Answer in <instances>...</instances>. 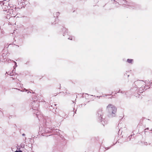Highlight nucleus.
Here are the masks:
<instances>
[{"instance_id":"1","label":"nucleus","mask_w":152,"mask_h":152,"mask_svg":"<svg viewBox=\"0 0 152 152\" xmlns=\"http://www.w3.org/2000/svg\"><path fill=\"white\" fill-rule=\"evenodd\" d=\"M39 102L37 100L36 101L34 100L33 101L31 104V106L32 107L33 110H34V111H33L34 114L35 115L39 120L40 119L39 118V114H40V112L39 111H38V108L39 106ZM35 116V115H34Z\"/></svg>"},{"instance_id":"2","label":"nucleus","mask_w":152,"mask_h":152,"mask_svg":"<svg viewBox=\"0 0 152 152\" xmlns=\"http://www.w3.org/2000/svg\"><path fill=\"white\" fill-rule=\"evenodd\" d=\"M107 109L108 111L109 117L112 118L116 116L117 108L115 106L110 104L107 106Z\"/></svg>"},{"instance_id":"3","label":"nucleus","mask_w":152,"mask_h":152,"mask_svg":"<svg viewBox=\"0 0 152 152\" xmlns=\"http://www.w3.org/2000/svg\"><path fill=\"white\" fill-rule=\"evenodd\" d=\"M97 115L98 119V120L101 122L104 126L105 124H107L108 120L106 119L102 118L103 113L101 109H99L97 111Z\"/></svg>"},{"instance_id":"4","label":"nucleus","mask_w":152,"mask_h":152,"mask_svg":"<svg viewBox=\"0 0 152 152\" xmlns=\"http://www.w3.org/2000/svg\"><path fill=\"white\" fill-rule=\"evenodd\" d=\"M58 131V130L57 129H53L52 128H50L48 127H43V128H42L41 130V133L42 134H44L46 133H48L49 134H50L48 135L49 136L54 134L55 132H57ZM48 136V135H47V136Z\"/></svg>"},{"instance_id":"5","label":"nucleus","mask_w":152,"mask_h":152,"mask_svg":"<svg viewBox=\"0 0 152 152\" xmlns=\"http://www.w3.org/2000/svg\"><path fill=\"white\" fill-rule=\"evenodd\" d=\"M123 1H124V3L122 2L121 3L123 4H124L125 2L126 4L125 5V6H127L129 7V8H132L133 9H139L140 8V6L138 4H137L135 3L132 2H127L126 1H124V0H122ZM124 7H126L125 6Z\"/></svg>"},{"instance_id":"6","label":"nucleus","mask_w":152,"mask_h":152,"mask_svg":"<svg viewBox=\"0 0 152 152\" xmlns=\"http://www.w3.org/2000/svg\"><path fill=\"white\" fill-rule=\"evenodd\" d=\"M6 4L4 3L2 5V7L3 11L5 12H4V13L7 14V11H9V9H11V8L12 6H11L10 5H9V4H8V6H7L8 4H7V5Z\"/></svg>"},{"instance_id":"7","label":"nucleus","mask_w":152,"mask_h":152,"mask_svg":"<svg viewBox=\"0 0 152 152\" xmlns=\"http://www.w3.org/2000/svg\"><path fill=\"white\" fill-rule=\"evenodd\" d=\"M7 15L11 17H15L16 15V10L14 11L12 9H9L7 12Z\"/></svg>"},{"instance_id":"8","label":"nucleus","mask_w":152,"mask_h":152,"mask_svg":"<svg viewBox=\"0 0 152 152\" xmlns=\"http://www.w3.org/2000/svg\"><path fill=\"white\" fill-rule=\"evenodd\" d=\"M144 83V82L142 80H137L134 81L133 84V86L136 88L140 86L141 85Z\"/></svg>"},{"instance_id":"9","label":"nucleus","mask_w":152,"mask_h":152,"mask_svg":"<svg viewBox=\"0 0 152 152\" xmlns=\"http://www.w3.org/2000/svg\"><path fill=\"white\" fill-rule=\"evenodd\" d=\"M60 28L62 30V31L63 32V36H65V35L67 33V30L63 26H61Z\"/></svg>"},{"instance_id":"10","label":"nucleus","mask_w":152,"mask_h":152,"mask_svg":"<svg viewBox=\"0 0 152 152\" xmlns=\"http://www.w3.org/2000/svg\"><path fill=\"white\" fill-rule=\"evenodd\" d=\"M49 109L50 110H51L52 112H53V113H54L55 114H56V112L55 110H54L53 109H57V107H54V106L52 105H50V106L49 107Z\"/></svg>"},{"instance_id":"11","label":"nucleus","mask_w":152,"mask_h":152,"mask_svg":"<svg viewBox=\"0 0 152 152\" xmlns=\"http://www.w3.org/2000/svg\"><path fill=\"white\" fill-rule=\"evenodd\" d=\"M127 62L129 63L132 64L133 62V60L131 59H128L127 60Z\"/></svg>"},{"instance_id":"12","label":"nucleus","mask_w":152,"mask_h":152,"mask_svg":"<svg viewBox=\"0 0 152 152\" xmlns=\"http://www.w3.org/2000/svg\"><path fill=\"white\" fill-rule=\"evenodd\" d=\"M16 75H17L16 74L10 75L11 76H12V78L13 80H14L15 79V78H16Z\"/></svg>"},{"instance_id":"13","label":"nucleus","mask_w":152,"mask_h":152,"mask_svg":"<svg viewBox=\"0 0 152 152\" xmlns=\"http://www.w3.org/2000/svg\"><path fill=\"white\" fill-rule=\"evenodd\" d=\"M62 112H61L60 113V117L61 118V117H62V118L65 116V114H64L63 113L62 114Z\"/></svg>"},{"instance_id":"14","label":"nucleus","mask_w":152,"mask_h":152,"mask_svg":"<svg viewBox=\"0 0 152 152\" xmlns=\"http://www.w3.org/2000/svg\"><path fill=\"white\" fill-rule=\"evenodd\" d=\"M60 13L58 12H56L54 15V17H58Z\"/></svg>"},{"instance_id":"15","label":"nucleus","mask_w":152,"mask_h":152,"mask_svg":"<svg viewBox=\"0 0 152 152\" xmlns=\"http://www.w3.org/2000/svg\"><path fill=\"white\" fill-rule=\"evenodd\" d=\"M120 93H121L123 94H126V92L125 91H120Z\"/></svg>"},{"instance_id":"16","label":"nucleus","mask_w":152,"mask_h":152,"mask_svg":"<svg viewBox=\"0 0 152 152\" xmlns=\"http://www.w3.org/2000/svg\"><path fill=\"white\" fill-rule=\"evenodd\" d=\"M115 5L117 7H118V6L119 5V4L118 3H117V2H115Z\"/></svg>"},{"instance_id":"17","label":"nucleus","mask_w":152,"mask_h":152,"mask_svg":"<svg viewBox=\"0 0 152 152\" xmlns=\"http://www.w3.org/2000/svg\"><path fill=\"white\" fill-rule=\"evenodd\" d=\"M111 96L110 97H109V98H112L113 97V96H112L111 94H110V95H108L107 94V95H105L106 96Z\"/></svg>"},{"instance_id":"18","label":"nucleus","mask_w":152,"mask_h":152,"mask_svg":"<svg viewBox=\"0 0 152 152\" xmlns=\"http://www.w3.org/2000/svg\"><path fill=\"white\" fill-rule=\"evenodd\" d=\"M132 135H131L130 136H129L128 137V139H129V140H131V138L132 137Z\"/></svg>"},{"instance_id":"19","label":"nucleus","mask_w":152,"mask_h":152,"mask_svg":"<svg viewBox=\"0 0 152 152\" xmlns=\"http://www.w3.org/2000/svg\"><path fill=\"white\" fill-rule=\"evenodd\" d=\"M24 146V145L23 144H20V147L21 148H23Z\"/></svg>"},{"instance_id":"20","label":"nucleus","mask_w":152,"mask_h":152,"mask_svg":"<svg viewBox=\"0 0 152 152\" xmlns=\"http://www.w3.org/2000/svg\"><path fill=\"white\" fill-rule=\"evenodd\" d=\"M6 73L8 75H12L11 74V73L10 72H6Z\"/></svg>"},{"instance_id":"21","label":"nucleus","mask_w":152,"mask_h":152,"mask_svg":"<svg viewBox=\"0 0 152 152\" xmlns=\"http://www.w3.org/2000/svg\"><path fill=\"white\" fill-rule=\"evenodd\" d=\"M143 143L144 145H148L147 142H143Z\"/></svg>"},{"instance_id":"22","label":"nucleus","mask_w":152,"mask_h":152,"mask_svg":"<svg viewBox=\"0 0 152 152\" xmlns=\"http://www.w3.org/2000/svg\"><path fill=\"white\" fill-rule=\"evenodd\" d=\"M143 87H145L144 86V87H141V88H140V91L141 90V89L143 90Z\"/></svg>"},{"instance_id":"23","label":"nucleus","mask_w":152,"mask_h":152,"mask_svg":"<svg viewBox=\"0 0 152 152\" xmlns=\"http://www.w3.org/2000/svg\"><path fill=\"white\" fill-rule=\"evenodd\" d=\"M68 39H69V40H72V37H71V38L69 37V38H68Z\"/></svg>"},{"instance_id":"24","label":"nucleus","mask_w":152,"mask_h":152,"mask_svg":"<svg viewBox=\"0 0 152 152\" xmlns=\"http://www.w3.org/2000/svg\"><path fill=\"white\" fill-rule=\"evenodd\" d=\"M14 62L15 64V65L16 66V67H17V63L15 62V61H13Z\"/></svg>"},{"instance_id":"25","label":"nucleus","mask_w":152,"mask_h":152,"mask_svg":"<svg viewBox=\"0 0 152 152\" xmlns=\"http://www.w3.org/2000/svg\"><path fill=\"white\" fill-rule=\"evenodd\" d=\"M57 105V104H53V105L54 106V107H56V106Z\"/></svg>"},{"instance_id":"26","label":"nucleus","mask_w":152,"mask_h":152,"mask_svg":"<svg viewBox=\"0 0 152 152\" xmlns=\"http://www.w3.org/2000/svg\"><path fill=\"white\" fill-rule=\"evenodd\" d=\"M102 96H97V97H99V98H100V97H102Z\"/></svg>"},{"instance_id":"27","label":"nucleus","mask_w":152,"mask_h":152,"mask_svg":"<svg viewBox=\"0 0 152 152\" xmlns=\"http://www.w3.org/2000/svg\"><path fill=\"white\" fill-rule=\"evenodd\" d=\"M110 148V147H109V148H105V149L106 150H108V149Z\"/></svg>"},{"instance_id":"28","label":"nucleus","mask_w":152,"mask_h":152,"mask_svg":"<svg viewBox=\"0 0 152 152\" xmlns=\"http://www.w3.org/2000/svg\"><path fill=\"white\" fill-rule=\"evenodd\" d=\"M120 91V90H119L118 91V92H117L118 93H120V91Z\"/></svg>"},{"instance_id":"29","label":"nucleus","mask_w":152,"mask_h":152,"mask_svg":"<svg viewBox=\"0 0 152 152\" xmlns=\"http://www.w3.org/2000/svg\"><path fill=\"white\" fill-rule=\"evenodd\" d=\"M24 90H25V91H26V92L27 91H28V90H27V89H25H25H24Z\"/></svg>"},{"instance_id":"30","label":"nucleus","mask_w":152,"mask_h":152,"mask_svg":"<svg viewBox=\"0 0 152 152\" xmlns=\"http://www.w3.org/2000/svg\"><path fill=\"white\" fill-rule=\"evenodd\" d=\"M29 63V61H28L26 63V64H28V63Z\"/></svg>"},{"instance_id":"31","label":"nucleus","mask_w":152,"mask_h":152,"mask_svg":"<svg viewBox=\"0 0 152 152\" xmlns=\"http://www.w3.org/2000/svg\"><path fill=\"white\" fill-rule=\"evenodd\" d=\"M22 135L23 136H25V134H23Z\"/></svg>"},{"instance_id":"32","label":"nucleus","mask_w":152,"mask_h":152,"mask_svg":"<svg viewBox=\"0 0 152 152\" xmlns=\"http://www.w3.org/2000/svg\"><path fill=\"white\" fill-rule=\"evenodd\" d=\"M15 152H19V151H16Z\"/></svg>"},{"instance_id":"33","label":"nucleus","mask_w":152,"mask_h":152,"mask_svg":"<svg viewBox=\"0 0 152 152\" xmlns=\"http://www.w3.org/2000/svg\"><path fill=\"white\" fill-rule=\"evenodd\" d=\"M14 71L13 70L12 71V73H14V72H13Z\"/></svg>"},{"instance_id":"34","label":"nucleus","mask_w":152,"mask_h":152,"mask_svg":"<svg viewBox=\"0 0 152 152\" xmlns=\"http://www.w3.org/2000/svg\"><path fill=\"white\" fill-rule=\"evenodd\" d=\"M29 92L30 93H31V92L30 91H28V92H27V93H28Z\"/></svg>"},{"instance_id":"35","label":"nucleus","mask_w":152,"mask_h":152,"mask_svg":"<svg viewBox=\"0 0 152 152\" xmlns=\"http://www.w3.org/2000/svg\"><path fill=\"white\" fill-rule=\"evenodd\" d=\"M60 87H61V84H60Z\"/></svg>"},{"instance_id":"36","label":"nucleus","mask_w":152,"mask_h":152,"mask_svg":"<svg viewBox=\"0 0 152 152\" xmlns=\"http://www.w3.org/2000/svg\"><path fill=\"white\" fill-rule=\"evenodd\" d=\"M52 24H54V23H52Z\"/></svg>"},{"instance_id":"37","label":"nucleus","mask_w":152,"mask_h":152,"mask_svg":"<svg viewBox=\"0 0 152 152\" xmlns=\"http://www.w3.org/2000/svg\"><path fill=\"white\" fill-rule=\"evenodd\" d=\"M149 145H150L151 144V143H149L148 144Z\"/></svg>"},{"instance_id":"38","label":"nucleus","mask_w":152,"mask_h":152,"mask_svg":"<svg viewBox=\"0 0 152 152\" xmlns=\"http://www.w3.org/2000/svg\"><path fill=\"white\" fill-rule=\"evenodd\" d=\"M47 122H46V124H47Z\"/></svg>"},{"instance_id":"39","label":"nucleus","mask_w":152,"mask_h":152,"mask_svg":"<svg viewBox=\"0 0 152 152\" xmlns=\"http://www.w3.org/2000/svg\"><path fill=\"white\" fill-rule=\"evenodd\" d=\"M25 139L26 140V137H25Z\"/></svg>"},{"instance_id":"40","label":"nucleus","mask_w":152,"mask_h":152,"mask_svg":"<svg viewBox=\"0 0 152 152\" xmlns=\"http://www.w3.org/2000/svg\"><path fill=\"white\" fill-rule=\"evenodd\" d=\"M152 83V82H151V84Z\"/></svg>"}]
</instances>
